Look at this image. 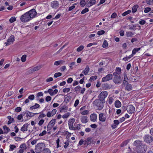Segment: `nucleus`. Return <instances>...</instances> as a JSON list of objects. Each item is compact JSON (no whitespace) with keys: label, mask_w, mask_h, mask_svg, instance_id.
Here are the masks:
<instances>
[{"label":"nucleus","mask_w":153,"mask_h":153,"mask_svg":"<svg viewBox=\"0 0 153 153\" xmlns=\"http://www.w3.org/2000/svg\"><path fill=\"white\" fill-rule=\"evenodd\" d=\"M92 141V138L89 137L84 141V145H85L88 146L91 143Z\"/></svg>","instance_id":"nucleus-14"},{"label":"nucleus","mask_w":153,"mask_h":153,"mask_svg":"<svg viewBox=\"0 0 153 153\" xmlns=\"http://www.w3.org/2000/svg\"><path fill=\"white\" fill-rule=\"evenodd\" d=\"M22 110V108L20 107H18L15 109V111L16 112H19Z\"/></svg>","instance_id":"nucleus-54"},{"label":"nucleus","mask_w":153,"mask_h":153,"mask_svg":"<svg viewBox=\"0 0 153 153\" xmlns=\"http://www.w3.org/2000/svg\"><path fill=\"white\" fill-rule=\"evenodd\" d=\"M146 23V21L143 19H141V20L139 22V23L141 25H144Z\"/></svg>","instance_id":"nucleus-61"},{"label":"nucleus","mask_w":153,"mask_h":153,"mask_svg":"<svg viewBox=\"0 0 153 153\" xmlns=\"http://www.w3.org/2000/svg\"><path fill=\"white\" fill-rule=\"evenodd\" d=\"M121 71V70L120 68H116L115 70V72L113 73V75H119L120 74Z\"/></svg>","instance_id":"nucleus-17"},{"label":"nucleus","mask_w":153,"mask_h":153,"mask_svg":"<svg viewBox=\"0 0 153 153\" xmlns=\"http://www.w3.org/2000/svg\"><path fill=\"white\" fill-rule=\"evenodd\" d=\"M56 122V119H52L49 122V123L53 126Z\"/></svg>","instance_id":"nucleus-46"},{"label":"nucleus","mask_w":153,"mask_h":153,"mask_svg":"<svg viewBox=\"0 0 153 153\" xmlns=\"http://www.w3.org/2000/svg\"><path fill=\"white\" fill-rule=\"evenodd\" d=\"M43 153H51V151L50 149L48 148H46L44 150Z\"/></svg>","instance_id":"nucleus-62"},{"label":"nucleus","mask_w":153,"mask_h":153,"mask_svg":"<svg viewBox=\"0 0 153 153\" xmlns=\"http://www.w3.org/2000/svg\"><path fill=\"white\" fill-rule=\"evenodd\" d=\"M46 108H45V109H44L41 112H40L39 113H38L39 114H40L39 116L38 117V119H42L43 118V117H46V115L45 114H44L43 113V111H45V109Z\"/></svg>","instance_id":"nucleus-19"},{"label":"nucleus","mask_w":153,"mask_h":153,"mask_svg":"<svg viewBox=\"0 0 153 153\" xmlns=\"http://www.w3.org/2000/svg\"><path fill=\"white\" fill-rule=\"evenodd\" d=\"M15 41V37L14 35H11L7 39V41L5 44L6 46L9 45L13 44Z\"/></svg>","instance_id":"nucleus-7"},{"label":"nucleus","mask_w":153,"mask_h":153,"mask_svg":"<svg viewBox=\"0 0 153 153\" xmlns=\"http://www.w3.org/2000/svg\"><path fill=\"white\" fill-rule=\"evenodd\" d=\"M108 46V43L106 40H104L102 46L103 48H106Z\"/></svg>","instance_id":"nucleus-35"},{"label":"nucleus","mask_w":153,"mask_h":153,"mask_svg":"<svg viewBox=\"0 0 153 153\" xmlns=\"http://www.w3.org/2000/svg\"><path fill=\"white\" fill-rule=\"evenodd\" d=\"M27 113H28L29 114V117H33L35 115L38 114L39 113H34L32 112H31L30 111H27Z\"/></svg>","instance_id":"nucleus-48"},{"label":"nucleus","mask_w":153,"mask_h":153,"mask_svg":"<svg viewBox=\"0 0 153 153\" xmlns=\"http://www.w3.org/2000/svg\"><path fill=\"white\" fill-rule=\"evenodd\" d=\"M114 105L116 107L119 108L121 106V103L120 101L117 100L115 102Z\"/></svg>","instance_id":"nucleus-25"},{"label":"nucleus","mask_w":153,"mask_h":153,"mask_svg":"<svg viewBox=\"0 0 153 153\" xmlns=\"http://www.w3.org/2000/svg\"><path fill=\"white\" fill-rule=\"evenodd\" d=\"M87 117L86 116H83L81 118V121L84 123H85L88 122Z\"/></svg>","instance_id":"nucleus-27"},{"label":"nucleus","mask_w":153,"mask_h":153,"mask_svg":"<svg viewBox=\"0 0 153 153\" xmlns=\"http://www.w3.org/2000/svg\"><path fill=\"white\" fill-rule=\"evenodd\" d=\"M97 78V76L95 75L94 76H91L89 79V80L91 81H94L96 80Z\"/></svg>","instance_id":"nucleus-52"},{"label":"nucleus","mask_w":153,"mask_h":153,"mask_svg":"<svg viewBox=\"0 0 153 153\" xmlns=\"http://www.w3.org/2000/svg\"><path fill=\"white\" fill-rule=\"evenodd\" d=\"M133 56V55L131 54L128 57H126L123 58V60L125 61H128L129 59L131 57Z\"/></svg>","instance_id":"nucleus-36"},{"label":"nucleus","mask_w":153,"mask_h":153,"mask_svg":"<svg viewBox=\"0 0 153 153\" xmlns=\"http://www.w3.org/2000/svg\"><path fill=\"white\" fill-rule=\"evenodd\" d=\"M89 111L88 110H85L81 112V114L82 115H85L88 114L89 113Z\"/></svg>","instance_id":"nucleus-53"},{"label":"nucleus","mask_w":153,"mask_h":153,"mask_svg":"<svg viewBox=\"0 0 153 153\" xmlns=\"http://www.w3.org/2000/svg\"><path fill=\"white\" fill-rule=\"evenodd\" d=\"M107 116L106 114L103 113H101L99 114V118L100 121L104 122L105 121Z\"/></svg>","instance_id":"nucleus-13"},{"label":"nucleus","mask_w":153,"mask_h":153,"mask_svg":"<svg viewBox=\"0 0 153 153\" xmlns=\"http://www.w3.org/2000/svg\"><path fill=\"white\" fill-rule=\"evenodd\" d=\"M3 128L4 131V134H7L10 131L9 128L7 127L6 126H4L3 127Z\"/></svg>","instance_id":"nucleus-26"},{"label":"nucleus","mask_w":153,"mask_h":153,"mask_svg":"<svg viewBox=\"0 0 153 153\" xmlns=\"http://www.w3.org/2000/svg\"><path fill=\"white\" fill-rule=\"evenodd\" d=\"M96 1L95 0H90V1L87 3L86 6L88 7H90L91 6L96 4Z\"/></svg>","instance_id":"nucleus-16"},{"label":"nucleus","mask_w":153,"mask_h":153,"mask_svg":"<svg viewBox=\"0 0 153 153\" xmlns=\"http://www.w3.org/2000/svg\"><path fill=\"white\" fill-rule=\"evenodd\" d=\"M113 75L111 74H110L108 75H107L106 76V78H107L109 80L112 79Z\"/></svg>","instance_id":"nucleus-37"},{"label":"nucleus","mask_w":153,"mask_h":153,"mask_svg":"<svg viewBox=\"0 0 153 153\" xmlns=\"http://www.w3.org/2000/svg\"><path fill=\"white\" fill-rule=\"evenodd\" d=\"M62 75V74L60 72H58L55 73L54 75L55 77L57 78L59 76H61Z\"/></svg>","instance_id":"nucleus-57"},{"label":"nucleus","mask_w":153,"mask_h":153,"mask_svg":"<svg viewBox=\"0 0 153 153\" xmlns=\"http://www.w3.org/2000/svg\"><path fill=\"white\" fill-rule=\"evenodd\" d=\"M62 62L63 61L61 60L56 61L54 62V65L57 66L62 64Z\"/></svg>","instance_id":"nucleus-43"},{"label":"nucleus","mask_w":153,"mask_h":153,"mask_svg":"<svg viewBox=\"0 0 153 153\" xmlns=\"http://www.w3.org/2000/svg\"><path fill=\"white\" fill-rule=\"evenodd\" d=\"M27 56L26 55H24L21 58V60L22 62H24L26 60Z\"/></svg>","instance_id":"nucleus-40"},{"label":"nucleus","mask_w":153,"mask_h":153,"mask_svg":"<svg viewBox=\"0 0 153 153\" xmlns=\"http://www.w3.org/2000/svg\"><path fill=\"white\" fill-rule=\"evenodd\" d=\"M68 107L66 105H64L62 106L60 108V111L61 112H65L68 110Z\"/></svg>","instance_id":"nucleus-18"},{"label":"nucleus","mask_w":153,"mask_h":153,"mask_svg":"<svg viewBox=\"0 0 153 153\" xmlns=\"http://www.w3.org/2000/svg\"><path fill=\"white\" fill-rule=\"evenodd\" d=\"M138 6L137 5H134L132 8V12L133 13H134L136 12L137 11V9L138 8Z\"/></svg>","instance_id":"nucleus-32"},{"label":"nucleus","mask_w":153,"mask_h":153,"mask_svg":"<svg viewBox=\"0 0 153 153\" xmlns=\"http://www.w3.org/2000/svg\"><path fill=\"white\" fill-rule=\"evenodd\" d=\"M7 118L9 120L7 123V124L8 125L14 122L15 121L14 119L13 118L11 117L10 116H8Z\"/></svg>","instance_id":"nucleus-22"},{"label":"nucleus","mask_w":153,"mask_h":153,"mask_svg":"<svg viewBox=\"0 0 153 153\" xmlns=\"http://www.w3.org/2000/svg\"><path fill=\"white\" fill-rule=\"evenodd\" d=\"M80 4L81 7H83L85 4V2L84 0H82L80 1Z\"/></svg>","instance_id":"nucleus-51"},{"label":"nucleus","mask_w":153,"mask_h":153,"mask_svg":"<svg viewBox=\"0 0 153 153\" xmlns=\"http://www.w3.org/2000/svg\"><path fill=\"white\" fill-rule=\"evenodd\" d=\"M45 148V144L41 143H38L36 146L35 150L36 152L40 153L42 152Z\"/></svg>","instance_id":"nucleus-3"},{"label":"nucleus","mask_w":153,"mask_h":153,"mask_svg":"<svg viewBox=\"0 0 153 153\" xmlns=\"http://www.w3.org/2000/svg\"><path fill=\"white\" fill-rule=\"evenodd\" d=\"M131 12V10H128L127 11L124 12L123 13L122 15L123 16H125L129 14Z\"/></svg>","instance_id":"nucleus-38"},{"label":"nucleus","mask_w":153,"mask_h":153,"mask_svg":"<svg viewBox=\"0 0 153 153\" xmlns=\"http://www.w3.org/2000/svg\"><path fill=\"white\" fill-rule=\"evenodd\" d=\"M134 145L136 147V151L138 153H143L146 152L147 146L139 140H136L134 142Z\"/></svg>","instance_id":"nucleus-2"},{"label":"nucleus","mask_w":153,"mask_h":153,"mask_svg":"<svg viewBox=\"0 0 153 153\" xmlns=\"http://www.w3.org/2000/svg\"><path fill=\"white\" fill-rule=\"evenodd\" d=\"M105 33V31L104 30H101L98 31L97 34L99 36Z\"/></svg>","instance_id":"nucleus-50"},{"label":"nucleus","mask_w":153,"mask_h":153,"mask_svg":"<svg viewBox=\"0 0 153 153\" xmlns=\"http://www.w3.org/2000/svg\"><path fill=\"white\" fill-rule=\"evenodd\" d=\"M89 71V68H86L85 69L83 70L82 73H83L85 75H86Z\"/></svg>","instance_id":"nucleus-34"},{"label":"nucleus","mask_w":153,"mask_h":153,"mask_svg":"<svg viewBox=\"0 0 153 153\" xmlns=\"http://www.w3.org/2000/svg\"><path fill=\"white\" fill-rule=\"evenodd\" d=\"M53 127V126H52V125L48 123L47 127V131L51 130Z\"/></svg>","instance_id":"nucleus-47"},{"label":"nucleus","mask_w":153,"mask_h":153,"mask_svg":"<svg viewBox=\"0 0 153 153\" xmlns=\"http://www.w3.org/2000/svg\"><path fill=\"white\" fill-rule=\"evenodd\" d=\"M75 122V120L74 118H72L69 119L68 121V125L69 128L70 130H75V128L73 126V124Z\"/></svg>","instance_id":"nucleus-9"},{"label":"nucleus","mask_w":153,"mask_h":153,"mask_svg":"<svg viewBox=\"0 0 153 153\" xmlns=\"http://www.w3.org/2000/svg\"><path fill=\"white\" fill-rule=\"evenodd\" d=\"M37 12L34 9H32L20 16V21L23 23L28 22L36 17Z\"/></svg>","instance_id":"nucleus-1"},{"label":"nucleus","mask_w":153,"mask_h":153,"mask_svg":"<svg viewBox=\"0 0 153 153\" xmlns=\"http://www.w3.org/2000/svg\"><path fill=\"white\" fill-rule=\"evenodd\" d=\"M108 94V93L107 91H102L98 96V97L100 100L105 101V99L107 97Z\"/></svg>","instance_id":"nucleus-5"},{"label":"nucleus","mask_w":153,"mask_h":153,"mask_svg":"<svg viewBox=\"0 0 153 153\" xmlns=\"http://www.w3.org/2000/svg\"><path fill=\"white\" fill-rule=\"evenodd\" d=\"M144 141L148 143H150L153 141V137L149 135H146L144 137Z\"/></svg>","instance_id":"nucleus-8"},{"label":"nucleus","mask_w":153,"mask_h":153,"mask_svg":"<svg viewBox=\"0 0 153 153\" xmlns=\"http://www.w3.org/2000/svg\"><path fill=\"white\" fill-rule=\"evenodd\" d=\"M151 9L149 7H147L144 10V13H146L149 12L151 10Z\"/></svg>","instance_id":"nucleus-59"},{"label":"nucleus","mask_w":153,"mask_h":153,"mask_svg":"<svg viewBox=\"0 0 153 153\" xmlns=\"http://www.w3.org/2000/svg\"><path fill=\"white\" fill-rule=\"evenodd\" d=\"M71 96L70 95L67 96L65 98L64 102L67 104L71 100Z\"/></svg>","instance_id":"nucleus-28"},{"label":"nucleus","mask_w":153,"mask_h":153,"mask_svg":"<svg viewBox=\"0 0 153 153\" xmlns=\"http://www.w3.org/2000/svg\"><path fill=\"white\" fill-rule=\"evenodd\" d=\"M129 114H131L134 112L135 111V108L132 105H131L127 106V108L126 109Z\"/></svg>","instance_id":"nucleus-10"},{"label":"nucleus","mask_w":153,"mask_h":153,"mask_svg":"<svg viewBox=\"0 0 153 153\" xmlns=\"http://www.w3.org/2000/svg\"><path fill=\"white\" fill-rule=\"evenodd\" d=\"M114 76L113 79V82L116 84H120L121 83L122 79L120 76L118 75H113Z\"/></svg>","instance_id":"nucleus-6"},{"label":"nucleus","mask_w":153,"mask_h":153,"mask_svg":"<svg viewBox=\"0 0 153 153\" xmlns=\"http://www.w3.org/2000/svg\"><path fill=\"white\" fill-rule=\"evenodd\" d=\"M84 46L83 45H80L77 49V51L78 52L81 51L84 48Z\"/></svg>","instance_id":"nucleus-45"},{"label":"nucleus","mask_w":153,"mask_h":153,"mask_svg":"<svg viewBox=\"0 0 153 153\" xmlns=\"http://www.w3.org/2000/svg\"><path fill=\"white\" fill-rule=\"evenodd\" d=\"M105 102V101H103L98 99L95 100L93 102V103L97 107L99 110H100L103 108V103Z\"/></svg>","instance_id":"nucleus-4"},{"label":"nucleus","mask_w":153,"mask_h":153,"mask_svg":"<svg viewBox=\"0 0 153 153\" xmlns=\"http://www.w3.org/2000/svg\"><path fill=\"white\" fill-rule=\"evenodd\" d=\"M134 35V33L131 31H127L126 33V36L127 37H132Z\"/></svg>","instance_id":"nucleus-24"},{"label":"nucleus","mask_w":153,"mask_h":153,"mask_svg":"<svg viewBox=\"0 0 153 153\" xmlns=\"http://www.w3.org/2000/svg\"><path fill=\"white\" fill-rule=\"evenodd\" d=\"M114 99L111 97L109 98L108 102L109 104H111L113 102Z\"/></svg>","instance_id":"nucleus-58"},{"label":"nucleus","mask_w":153,"mask_h":153,"mask_svg":"<svg viewBox=\"0 0 153 153\" xmlns=\"http://www.w3.org/2000/svg\"><path fill=\"white\" fill-rule=\"evenodd\" d=\"M70 89L69 88H65L63 89V91L64 92H68L70 91Z\"/></svg>","instance_id":"nucleus-63"},{"label":"nucleus","mask_w":153,"mask_h":153,"mask_svg":"<svg viewBox=\"0 0 153 153\" xmlns=\"http://www.w3.org/2000/svg\"><path fill=\"white\" fill-rule=\"evenodd\" d=\"M140 50V48H134L132 50V54L133 55V56L137 52H138Z\"/></svg>","instance_id":"nucleus-33"},{"label":"nucleus","mask_w":153,"mask_h":153,"mask_svg":"<svg viewBox=\"0 0 153 153\" xmlns=\"http://www.w3.org/2000/svg\"><path fill=\"white\" fill-rule=\"evenodd\" d=\"M81 88V87L80 86L78 85L75 88V91L76 92V93H78V92H79L80 91V93L82 94L84 93L85 90V88H83L82 89Z\"/></svg>","instance_id":"nucleus-11"},{"label":"nucleus","mask_w":153,"mask_h":153,"mask_svg":"<svg viewBox=\"0 0 153 153\" xmlns=\"http://www.w3.org/2000/svg\"><path fill=\"white\" fill-rule=\"evenodd\" d=\"M125 89L127 91H130L132 90V87L131 84L127 83L126 85L125 86Z\"/></svg>","instance_id":"nucleus-21"},{"label":"nucleus","mask_w":153,"mask_h":153,"mask_svg":"<svg viewBox=\"0 0 153 153\" xmlns=\"http://www.w3.org/2000/svg\"><path fill=\"white\" fill-rule=\"evenodd\" d=\"M97 118V115L96 114H91L90 116V119L91 121L94 122L95 121Z\"/></svg>","instance_id":"nucleus-15"},{"label":"nucleus","mask_w":153,"mask_h":153,"mask_svg":"<svg viewBox=\"0 0 153 153\" xmlns=\"http://www.w3.org/2000/svg\"><path fill=\"white\" fill-rule=\"evenodd\" d=\"M70 115V113L69 112L67 113L66 114H64L63 115H62V117L63 118H67Z\"/></svg>","instance_id":"nucleus-49"},{"label":"nucleus","mask_w":153,"mask_h":153,"mask_svg":"<svg viewBox=\"0 0 153 153\" xmlns=\"http://www.w3.org/2000/svg\"><path fill=\"white\" fill-rule=\"evenodd\" d=\"M47 132L45 130L43 131L42 133L39 134V136H43L46 134Z\"/></svg>","instance_id":"nucleus-64"},{"label":"nucleus","mask_w":153,"mask_h":153,"mask_svg":"<svg viewBox=\"0 0 153 153\" xmlns=\"http://www.w3.org/2000/svg\"><path fill=\"white\" fill-rule=\"evenodd\" d=\"M117 16V14L116 13L114 12L113 13L111 16V18L112 19H114L116 18Z\"/></svg>","instance_id":"nucleus-56"},{"label":"nucleus","mask_w":153,"mask_h":153,"mask_svg":"<svg viewBox=\"0 0 153 153\" xmlns=\"http://www.w3.org/2000/svg\"><path fill=\"white\" fill-rule=\"evenodd\" d=\"M59 2L58 1L54 0L51 2V7L53 8L56 9L59 6Z\"/></svg>","instance_id":"nucleus-12"},{"label":"nucleus","mask_w":153,"mask_h":153,"mask_svg":"<svg viewBox=\"0 0 153 153\" xmlns=\"http://www.w3.org/2000/svg\"><path fill=\"white\" fill-rule=\"evenodd\" d=\"M26 113L25 112H24L22 113V114L19 115L17 117V119L19 120H20L23 117Z\"/></svg>","instance_id":"nucleus-30"},{"label":"nucleus","mask_w":153,"mask_h":153,"mask_svg":"<svg viewBox=\"0 0 153 153\" xmlns=\"http://www.w3.org/2000/svg\"><path fill=\"white\" fill-rule=\"evenodd\" d=\"M16 148V146L14 145H10V151H12Z\"/></svg>","instance_id":"nucleus-55"},{"label":"nucleus","mask_w":153,"mask_h":153,"mask_svg":"<svg viewBox=\"0 0 153 153\" xmlns=\"http://www.w3.org/2000/svg\"><path fill=\"white\" fill-rule=\"evenodd\" d=\"M146 3L150 5H152L153 4V0H146Z\"/></svg>","instance_id":"nucleus-39"},{"label":"nucleus","mask_w":153,"mask_h":153,"mask_svg":"<svg viewBox=\"0 0 153 153\" xmlns=\"http://www.w3.org/2000/svg\"><path fill=\"white\" fill-rule=\"evenodd\" d=\"M130 140L129 139H128L124 141L121 144L120 146L122 147H123L126 146L129 142Z\"/></svg>","instance_id":"nucleus-29"},{"label":"nucleus","mask_w":153,"mask_h":153,"mask_svg":"<svg viewBox=\"0 0 153 153\" xmlns=\"http://www.w3.org/2000/svg\"><path fill=\"white\" fill-rule=\"evenodd\" d=\"M28 125H29L28 123H26L24 124L23 126H22L21 128V130L23 132H24L25 131H27V127Z\"/></svg>","instance_id":"nucleus-20"},{"label":"nucleus","mask_w":153,"mask_h":153,"mask_svg":"<svg viewBox=\"0 0 153 153\" xmlns=\"http://www.w3.org/2000/svg\"><path fill=\"white\" fill-rule=\"evenodd\" d=\"M16 20V19L15 17H12L9 19L10 22L12 23L15 22Z\"/></svg>","instance_id":"nucleus-42"},{"label":"nucleus","mask_w":153,"mask_h":153,"mask_svg":"<svg viewBox=\"0 0 153 153\" xmlns=\"http://www.w3.org/2000/svg\"><path fill=\"white\" fill-rule=\"evenodd\" d=\"M89 11V9L87 8L83 9L81 12V13L82 14H84L85 13L88 12Z\"/></svg>","instance_id":"nucleus-44"},{"label":"nucleus","mask_w":153,"mask_h":153,"mask_svg":"<svg viewBox=\"0 0 153 153\" xmlns=\"http://www.w3.org/2000/svg\"><path fill=\"white\" fill-rule=\"evenodd\" d=\"M64 143L65 144L64 146V147L65 149H66L69 144V141L68 140H67L64 142Z\"/></svg>","instance_id":"nucleus-41"},{"label":"nucleus","mask_w":153,"mask_h":153,"mask_svg":"<svg viewBox=\"0 0 153 153\" xmlns=\"http://www.w3.org/2000/svg\"><path fill=\"white\" fill-rule=\"evenodd\" d=\"M102 87L105 90L108 89L110 88V87L109 85L107 83H104L102 85Z\"/></svg>","instance_id":"nucleus-31"},{"label":"nucleus","mask_w":153,"mask_h":153,"mask_svg":"<svg viewBox=\"0 0 153 153\" xmlns=\"http://www.w3.org/2000/svg\"><path fill=\"white\" fill-rule=\"evenodd\" d=\"M33 68L30 69L31 70L30 71V72L32 73L35 71H37L40 68Z\"/></svg>","instance_id":"nucleus-60"},{"label":"nucleus","mask_w":153,"mask_h":153,"mask_svg":"<svg viewBox=\"0 0 153 153\" xmlns=\"http://www.w3.org/2000/svg\"><path fill=\"white\" fill-rule=\"evenodd\" d=\"M40 107V105L38 103H36L34 105L30 107V109L32 110L34 109H36Z\"/></svg>","instance_id":"nucleus-23"}]
</instances>
